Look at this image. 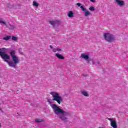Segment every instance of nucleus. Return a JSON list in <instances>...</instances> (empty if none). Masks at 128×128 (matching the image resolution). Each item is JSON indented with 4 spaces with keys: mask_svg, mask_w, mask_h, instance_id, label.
<instances>
[{
    "mask_svg": "<svg viewBox=\"0 0 128 128\" xmlns=\"http://www.w3.org/2000/svg\"><path fill=\"white\" fill-rule=\"evenodd\" d=\"M10 54L13 62L8 61V60H10V56H8V54H6V52L0 51V56L3 60H4V62L8 63L9 66L16 68V64L20 63V59L16 56V51L14 50L11 51Z\"/></svg>",
    "mask_w": 128,
    "mask_h": 128,
    "instance_id": "1",
    "label": "nucleus"
},
{
    "mask_svg": "<svg viewBox=\"0 0 128 128\" xmlns=\"http://www.w3.org/2000/svg\"><path fill=\"white\" fill-rule=\"evenodd\" d=\"M50 106L54 110V114H55L59 118H60L62 120H66V118L64 116V114H66L64 110L60 108V107L56 104H52L50 105Z\"/></svg>",
    "mask_w": 128,
    "mask_h": 128,
    "instance_id": "2",
    "label": "nucleus"
},
{
    "mask_svg": "<svg viewBox=\"0 0 128 128\" xmlns=\"http://www.w3.org/2000/svg\"><path fill=\"white\" fill-rule=\"evenodd\" d=\"M50 94L52 95V100L56 102L58 104H60L62 102V98L60 96L58 93L54 92H50Z\"/></svg>",
    "mask_w": 128,
    "mask_h": 128,
    "instance_id": "3",
    "label": "nucleus"
},
{
    "mask_svg": "<svg viewBox=\"0 0 128 128\" xmlns=\"http://www.w3.org/2000/svg\"><path fill=\"white\" fill-rule=\"evenodd\" d=\"M104 38L108 42H112L116 40L114 36L110 33H104Z\"/></svg>",
    "mask_w": 128,
    "mask_h": 128,
    "instance_id": "4",
    "label": "nucleus"
},
{
    "mask_svg": "<svg viewBox=\"0 0 128 128\" xmlns=\"http://www.w3.org/2000/svg\"><path fill=\"white\" fill-rule=\"evenodd\" d=\"M50 24L52 26H54L56 24H60V21L56 20H50L49 21Z\"/></svg>",
    "mask_w": 128,
    "mask_h": 128,
    "instance_id": "5",
    "label": "nucleus"
},
{
    "mask_svg": "<svg viewBox=\"0 0 128 128\" xmlns=\"http://www.w3.org/2000/svg\"><path fill=\"white\" fill-rule=\"evenodd\" d=\"M116 2L118 5L120 6H124V0H115Z\"/></svg>",
    "mask_w": 128,
    "mask_h": 128,
    "instance_id": "6",
    "label": "nucleus"
},
{
    "mask_svg": "<svg viewBox=\"0 0 128 128\" xmlns=\"http://www.w3.org/2000/svg\"><path fill=\"white\" fill-rule=\"evenodd\" d=\"M76 5L80 7L82 10V12H86V8H84L83 6H82L80 4L76 3Z\"/></svg>",
    "mask_w": 128,
    "mask_h": 128,
    "instance_id": "7",
    "label": "nucleus"
},
{
    "mask_svg": "<svg viewBox=\"0 0 128 128\" xmlns=\"http://www.w3.org/2000/svg\"><path fill=\"white\" fill-rule=\"evenodd\" d=\"M55 56H56V58H59V60H64V56H62V54L56 53V54Z\"/></svg>",
    "mask_w": 128,
    "mask_h": 128,
    "instance_id": "8",
    "label": "nucleus"
},
{
    "mask_svg": "<svg viewBox=\"0 0 128 128\" xmlns=\"http://www.w3.org/2000/svg\"><path fill=\"white\" fill-rule=\"evenodd\" d=\"M111 126H112L114 128H118V126H116V120L112 122Z\"/></svg>",
    "mask_w": 128,
    "mask_h": 128,
    "instance_id": "9",
    "label": "nucleus"
},
{
    "mask_svg": "<svg viewBox=\"0 0 128 128\" xmlns=\"http://www.w3.org/2000/svg\"><path fill=\"white\" fill-rule=\"evenodd\" d=\"M81 57L82 58H84V60H88V58H90L88 55H86L84 54H82Z\"/></svg>",
    "mask_w": 128,
    "mask_h": 128,
    "instance_id": "10",
    "label": "nucleus"
},
{
    "mask_svg": "<svg viewBox=\"0 0 128 128\" xmlns=\"http://www.w3.org/2000/svg\"><path fill=\"white\" fill-rule=\"evenodd\" d=\"M7 28H8V30H14V26L10 24H9L8 25L6 24V26H5Z\"/></svg>",
    "mask_w": 128,
    "mask_h": 128,
    "instance_id": "11",
    "label": "nucleus"
},
{
    "mask_svg": "<svg viewBox=\"0 0 128 128\" xmlns=\"http://www.w3.org/2000/svg\"><path fill=\"white\" fill-rule=\"evenodd\" d=\"M68 16V18H74V12L72 11H69Z\"/></svg>",
    "mask_w": 128,
    "mask_h": 128,
    "instance_id": "12",
    "label": "nucleus"
},
{
    "mask_svg": "<svg viewBox=\"0 0 128 128\" xmlns=\"http://www.w3.org/2000/svg\"><path fill=\"white\" fill-rule=\"evenodd\" d=\"M0 24H2L4 26H6V22L4 20V18L0 17Z\"/></svg>",
    "mask_w": 128,
    "mask_h": 128,
    "instance_id": "13",
    "label": "nucleus"
},
{
    "mask_svg": "<svg viewBox=\"0 0 128 128\" xmlns=\"http://www.w3.org/2000/svg\"><path fill=\"white\" fill-rule=\"evenodd\" d=\"M12 38V36H8L6 37L3 38V40H10Z\"/></svg>",
    "mask_w": 128,
    "mask_h": 128,
    "instance_id": "14",
    "label": "nucleus"
},
{
    "mask_svg": "<svg viewBox=\"0 0 128 128\" xmlns=\"http://www.w3.org/2000/svg\"><path fill=\"white\" fill-rule=\"evenodd\" d=\"M35 122H44V120H42V119H40V118H36L35 120Z\"/></svg>",
    "mask_w": 128,
    "mask_h": 128,
    "instance_id": "15",
    "label": "nucleus"
},
{
    "mask_svg": "<svg viewBox=\"0 0 128 128\" xmlns=\"http://www.w3.org/2000/svg\"><path fill=\"white\" fill-rule=\"evenodd\" d=\"M85 12H86L84 13L85 16H90V14H92L90 13V11L86 10Z\"/></svg>",
    "mask_w": 128,
    "mask_h": 128,
    "instance_id": "16",
    "label": "nucleus"
},
{
    "mask_svg": "<svg viewBox=\"0 0 128 128\" xmlns=\"http://www.w3.org/2000/svg\"><path fill=\"white\" fill-rule=\"evenodd\" d=\"M82 94L84 96H88V92H86V91H82Z\"/></svg>",
    "mask_w": 128,
    "mask_h": 128,
    "instance_id": "17",
    "label": "nucleus"
},
{
    "mask_svg": "<svg viewBox=\"0 0 128 128\" xmlns=\"http://www.w3.org/2000/svg\"><path fill=\"white\" fill-rule=\"evenodd\" d=\"M12 40H14V42H16L18 40V37L14 36H11Z\"/></svg>",
    "mask_w": 128,
    "mask_h": 128,
    "instance_id": "18",
    "label": "nucleus"
},
{
    "mask_svg": "<svg viewBox=\"0 0 128 128\" xmlns=\"http://www.w3.org/2000/svg\"><path fill=\"white\" fill-rule=\"evenodd\" d=\"M32 4H33L34 6H40L38 3L36 2V1L33 2Z\"/></svg>",
    "mask_w": 128,
    "mask_h": 128,
    "instance_id": "19",
    "label": "nucleus"
},
{
    "mask_svg": "<svg viewBox=\"0 0 128 128\" xmlns=\"http://www.w3.org/2000/svg\"><path fill=\"white\" fill-rule=\"evenodd\" d=\"M90 10H91L92 12H94V6H92L89 8Z\"/></svg>",
    "mask_w": 128,
    "mask_h": 128,
    "instance_id": "20",
    "label": "nucleus"
},
{
    "mask_svg": "<svg viewBox=\"0 0 128 128\" xmlns=\"http://www.w3.org/2000/svg\"><path fill=\"white\" fill-rule=\"evenodd\" d=\"M56 50L57 52H62V49L60 48H56Z\"/></svg>",
    "mask_w": 128,
    "mask_h": 128,
    "instance_id": "21",
    "label": "nucleus"
},
{
    "mask_svg": "<svg viewBox=\"0 0 128 128\" xmlns=\"http://www.w3.org/2000/svg\"><path fill=\"white\" fill-rule=\"evenodd\" d=\"M52 50H53V52H56V49L54 48Z\"/></svg>",
    "mask_w": 128,
    "mask_h": 128,
    "instance_id": "22",
    "label": "nucleus"
},
{
    "mask_svg": "<svg viewBox=\"0 0 128 128\" xmlns=\"http://www.w3.org/2000/svg\"><path fill=\"white\" fill-rule=\"evenodd\" d=\"M108 120H110V122H114V120H112V118H108Z\"/></svg>",
    "mask_w": 128,
    "mask_h": 128,
    "instance_id": "23",
    "label": "nucleus"
},
{
    "mask_svg": "<svg viewBox=\"0 0 128 128\" xmlns=\"http://www.w3.org/2000/svg\"><path fill=\"white\" fill-rule=\"evenodd\" d=\"M92 2H94L96 0H90Z\"/></svg>",
    "mask_w": 128,
    "mask_h": 128,
    "instance_id": "24",
    "label": "nucleus"
},
{
    "mask_svg": "<svg viewBox=\"0 0 128 128\" xmlns=\"http://www.w3.org/2000/svg\"><path fill=\"white\" fill-rule=\"evenodd\" d=\"M50 48H52V45H50Z\"/></svg>",
    "mask_w": 128,
    "mask_h": 128,
    "instance_id": "25",
    "label": "nucleus"
},
{
    "mask_svg": "<svg viewBox=\"0 0 128 128\" xmlns=\"http://www.w3.org/2000/svg\"><path fill=\"white\" fill-rule=\"evenodd\" d=\"M98 64H100V62H98Z\"/></svg>",
    "mask_w": 128,
    "mask_h": 128,
    "instance_id": "26",
    "label": "nucleus"
},
{
    "mask_svg": "<svg viewBox=\"0 0 128 128\" xmlns=\"http://www.w3.org/2000/svg\"><path fill=\"white\" fill-rule=\"evenodd\" d=\"M1 124H0V126Z\"/></svg>",
    "mask_w": 128,
    "mask_h": 128,
    "instance_id": "27",
    "label": "nucleus"
}]
</instances>
